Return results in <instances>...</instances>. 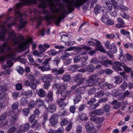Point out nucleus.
Here are the masks:
<instances>
[{
    "instance_id": "nucleus-25",
    "label": "nucleus",
    "mask_w": 133,
    "mask_h": 133,
    "mask_svg": "<svg viewBox=\"0 0 133 133\" xmlns=\"http://www.w3.org/2000/svg\"><path fill=\"white\" fill-rule=\"evenodd\" d=\"M28 101L27 99L25 97H22L20 101L21 105L23 106H25L28 103Z\"/></svg>"
},
{
    "instance_id": "nucleus-42",
    "label": "nucleus",
    "mask_w": 133,
    "mask_h": 133,
    "mask_svg": "<svg viewBox=\"0 0 133 133\" xmlns=\"http://www.w3.org/2000/svg\"><path fill=\"white\" fill-rule=\"evenodd\" d=\"M90 105L89 107V109L91 111H92L95 109L99 105L98 103Z\"/></svg>"
},
{
    "instance_id": "nucleus-50",
    "label": "nucleus",
    "mask_w": 133,
    "mask_h": 133,
    "mask_svg": "<svg viewBox=\"0 0 133 133\" xmlns=\"http://www.w3.org/2000/svg\"><path fill=\"white\" fill-rule=\"evenodd\" d=\"M81 57L80 55L75 56L74 58V62L75 63H77L81 60Z\"/></svg>"
},
{
    "instance_id": "nucleus-23",
    "label": "nucleus",
    "mask_w": 133,
    "mask_h": 133,
    "mask_svg": "<svg viewBox=\"0 0 133 133\" xmlns=\"http://www.w3.org/2000/svg\"><path fill=\"white\" fill-rule=\"evenodd\" d=\"M31 127L32 128H35L36 129L39 130L41 127V124L38 123L37 121L36 120L32 125Z\"/></svg>"
},
{
    "instance_id": "nucleus-10",
    "label": "nucleus",
    "mask_w": 133,
    "mask_h": 133,
    "mask_svg": "<svg viewBox=\"0 0 133 133\" xmlns=\"http://www.w3.org/2000/svg\"><path fill=\"white\" fill-rule=\"evenodd\" d=\"M75 49H76L77 50H84L86 49L88 50H91V48L88 46H83L82 47H79L77 48L75 46H74L72 47H71L65 50V51H71Z\"/></svg>"
},
{
    "instance_id": "nucleus-26",
    "label": "nucleus",
    "mask_w": 133,
    "mask_h": 133,
    "mask_svg": "<svg viewBox=\"0 0 133 133\" xmlns=\"http://www.w3.org/2000/svg\"><path fill=\"white\" fill-rule=\"evenodd\" d=\"M63 130L62 128L58 129L57 130L50 129L48 133H61Z\"/></svg>"
},
{
    "instance_id": "nucleus-5",
    "label": "nucleus",
    "mask_w": 133,
    "mask_h": 133,
    "mask_svg": "<svg viewBox=\"0 0 133 133\" xmlns=\"http://www.w3.org/2000/svg\"><path fill=\"white\" fill-rule=\"evenodd\" d=\"M100 79L101 78L98 77L97 74H92L89 76L85 83L83 84V87L86 88L94 86L95 85L96 83H98L100 84L101 82L100 81Z\"/></svg>"
},
{
    "instance_id": "nucleus-46",
    "label": "nucleus",
    "mask_w": 133,
    "mask_h": 133,
    "mask_svg": "<svg viewBox=\"0 0 133 133\" xmlns=\"http://www.w3.org/2000/svg\"><path fill=\"white\" fill-rule=\"evenodd\" d=\"M108 20V17L106 15H103L101 18V20L105 23H106Z\"/></svg>"
},
{
    "instance_id": "nucleus-28",
    "label": "nucleus",
    "mask_w": 133,
    "mask_h": 133,
    "mask_svg": "<svg viewBox=\"0 0 133 133\" xmlns=\"http://www.w3.org/2000/svg\"><path fill=\"white\" fill-rule=\"evenodd\" d=\"M7 32V31L5 29H3L2 32L0 33V39L2 41L5 40V34Z\"/></svg>"
},
{
    "instance_id": "nucleus-6",
    "label": "nucleus",
    "mask_w": 133,
    "mask_h": 133,
    "mask_svg": "<svg viewBox=\"0 0 133 133\" xmlns=\"http://www.w3.org/2000/svg\"><path fill=\"white\" fill-rule=\"evenodd\" d=\"M61 89L58 90L56 92L57 94H60L61 96L64 99H65L67 97L72 94L73 92L72 91H66Z\"/></svg>"
},
{
    "instance_id": "nucleus-4",
    "label": "nucleus",
    "mask_w": 133,
    "mask_h": 133,
    "mask_svg": "<svg viewBox=\"0 0 133 133\" xmlns=\"http://www.w3.org/2000/svg\"><path fill=\"white\" fill-rule=\"evenodd\" d=\"M88 0H64L67 4L68 10L70 12L74 10V7H79L82 5Z\"/></svg>"
},
{
    "instance_id": "nucleus-20",
    "label": "nucleus",
    "mask_w": 133,
    "mask_h": 133,
    "mask_svg": "<svg viewBox=\"0 0 133 133\" xmlns=\"http://www.w3.org/2000/svg\"><path fill=\"white\" fill-rule=\"evenodd\" d=\"M84 83L82 84V86L81 87H80L78 88L75 91V93L76 95H81V94H83L84 92V90L83 89H84L85 88H84L83 87V85Z\"/></svg>"
},
{
    "instance_id": "nucleus-56",
    "label": "nucleus",
    "mask_w": 133,
    "mask_h": 133,
    "mask_svg": "<svg viewBox=\"0 0 133 133\" xmlns=\"http://www.w3.org/2000/svg\"><path fill=\"white\" fill-rule=\"evenodd\" d=\"M39 48L40 49L39 51H41V52H43L46 50V48L44 46L42 45H40L39 46Z\"/></svg>"
},
{
    "instance_id": "nucleus-21",
    "label": "nucleus",
    "mask_w": 133,
    "mask_h": 133,
    "mask_svg": "<svg viewBox=\"0 0 133 133\" xmlns=\"http://www.w3.org/2000/svg\"><path fill=\"white\" fill-rule=\"evenodd\" d=\"M37 94L40 97H44L46 95L45 91L42 89H40L37 93Z\"/></svg>"
},
{
    "instance_id": "nucleus-57",
    "label": "nucleus",
    "mask_w": 133,
    "mask_h": 133,
    "mask_svg": "<svg viewBox=\"0 0 133 133\" xmlns=\"http://www.w3.org/2000/svg\"><path fill=\"white\" fill-rule=\"evenodd\" d=\"M52 88L54 89H60V84L58 83H54L52 84Z\"/></svg>"
},
{
    "instance_id": "nucleus-30",
    "label": "nucleus",
    "mask_w": 133,
    "mask_h": 133,
    "mask_svg": "<svg viewBox=\"0 0 133 133\" xmlns=\"http://www.w3.org/2000/svg\"><path fill=\"white\" fill-rule=\"evenodd\" d=\"M85 70L89 72H93L94 70V66L91 64H90L85 68Z\"/></svg>"
},
{
    "instance_id": "nucleus-32",
    "label": "nucleus",
    "mask_w": 133,
    "mask_h": 133,
    "mask_svg": "<svg viewBox=\"0 0 133 133\" xmlns=\"http://www.w3.org/2000/svg\"><path fill=\"white\" fill-rule=\"evenodd\" d=\"M68 36L67 34L63 35L61 37V40L62 42L66 43H68Z\"/></svg>"
},
{
    "instance_id": "nucleus-47",
    "label": "nucleus",
    "mask_w": 133,
    "mask_h": 133,
    "mask_svg": "<svg viewBox=\"0 0 133 133\" xmlns=\"http://www.w3.org/2000/svg\"><path fill=\"white\" fill-rule=\"evenodd\" d=\"M77 95L78 96L75 97L74 100L75 103H78L81 100V95Z\"/></svg>"
},
{
    "instance_id": "nucleus-55",
    "label": "nucleus",
    "mask_w": 133,
    "mask_h": 133,
    "mask_svg": "<svg viewBox=\"0 0 133 133\" xmlns=\"http://www.w3.org/2000/svg\"><path fill=\"white\" fill-rule=\"evenodd\" d=\"M29 108H24L23 110V111L24 115L25 116H27L29 113L30 110Z\"/></svg>"
},
{
    "instance_id": "nucleus-62",
    "label": "nucleus",
    "mask_w": 133,
    "mask_h": 133,
    "mask_svg": "<svg viewBox=\"0 0 133 133\" xmlns=\"http://www.w3.org/2000/svg\"><path fill=\"white\" fill-rule=\"evenodd\" d=\"M82 131V128L81 125H78L76 128V131L77 133H80Z\"/></svg>"
},
{
    "instance_id": "nucleus-13",
    "label": "nucleus",
    "mask_w": 133,
    "mask_h": 133,
    "mask_svg": "<svg viewBox=\"0 0 133 133\" xmlns=\"http://www.w3.org/2000/svg\"><path fill=\"white\" fill-rule=\"evenodd\" d=\"M52 72V73H54L56 75H57L59 74L62 75L63 74L64 72V69L63 67H61L58 70L57 68H53L51 69Z\"/></svg>"
},
{
    "instance_id": "nucleus-14",
    "label": "nucleus",
    "mask_w": 133,
    "mask_h": 133,
    "mask_svg": "<svg viewBox=\"0 0 133 133\" xmlns=\"http://www.w3.org/2000/svg\"><path fill=\"white\" fill-rule=\"evenodd\" d=\"M53 77L51 74L45 75L42 77V79L44 82H50Z\"/></svg>"
},
{
    "instance_id": "nucleus-35",
    "label": "nucleus",
    "mask_w": 133,
    "mask_h": 133,
    "mask_svg": "<svg viewBox=\"0 0 133 133\" xmlns=\"http://www.w3.org/2000/svg\"><path fill=\"white\" fill-rule=\"evenodd\" d=\"M70 55V54L68 53H67L65 51L63 53L62 55L61 56V58L63 60H64L66 59L67 58L69 57Z\"/></svg>"
},
{
    "instance_id": "nucleus-15",
    "label": "nucleus",
    "mask_w": 133,
    "mask_h": 133,
    "mask_svg": "<svg viewBox=\"0 0 133 133\" xmlns=\"http://www.w3.org/2000/svg\"><path fill=\"white\" fill-rule=\"evenodd\" d=\"M80 67V65L78 64L71 65L68 66L67 69L68 70L73 72H75L76 70Z\"/></svg>"
},
{
    "instance_id": "nucleus-24",
    "label": "nucleus",
    "mask_w": 133,
    "mask_h": 133,
    "mask_svg": "<svg viewBox=\"0 0 133 133\" xmlns=\"http://www.w3.org/2000/svg\"><path fill=\"white\" fill-rule=\"evenodd\" d=\"M103 114V113L102 110L97 109L94 112L90 113L89 114L90 116H92L94 114L97 115H102Z\"/></svg>"
},
{
    "instance_id": "nucleus-16",
    "label": "nucleus",
    "mask_w": 133,
    "mask_h": 133,
    "mask_svg": "<svg viewBox=\"0 0 133 133\" xmlns=\"http://www.w3.org/2000/svg\"><path fill=\"white\" fill-rule=\"evenodd\" d=\"M117 3V2L115 0H109V2H106V4L109 9L111 11L112 8V4L113 5H116Z\"/></svg>"
},
{
    "instance_id": "nucleus-33",
    "label": "nucleus",
    "mask_w": 133,
    "mask_h": 133,
    "mask_svg": "<svg viewBox=\"0 0 133 133\" xmlns=\"http://www.w3.org/2000/svg\"><path fill=\"white\" fill-rule=\"evenodd\" d=\"M114 79L115 80V83L117 84H120L122 81V79L118 76H115Z\"/></svg>"
},
{
    "instance_id": "nucleus-7",
    "label": "nucleus",
    "mask_w": 133,
    "mask_h": 133,
    "mask_svg": "<svg viewBox=\"0 0 133 133\" xmlns=\"http://www.w3.org/2000/svg\"><path fill=\"white\" fill-rule=\"evenodd\" d=\"M84 78L82 77V74H78L75 75L74 78V80L75 82H77V85L79 86H81L84 83Z\"/></svg>"
},
{
    "instance_id": "nucleus-45",
    "label": "nucleus",
    "mask_w": 133,
    "mask_h": 133,
    "mask_svg": "<svg viewBox=\"0 0 133 133\" xmlns=\"http://www.w3.org/2000/svg\"><path fill=\"white\" fill-rule=\"evenodd\" d=\"M7 116V114L6 113H3L0 117V122H2L5 120Z\"/></svg>"
},
{
    "instance_id": "nucleus-49",
    "label": "nucleus",
    "mask_w": 133,
    "mask_h": 133,
    "mask_svg": "<svg viewBox=\"0 0 133 133\" xmlns=\"http://www.w3.org/2000/svg\"><path fill=\"white\" fill-rule=\"evenodd\" d=\"M49 55H51V56L55 55L57 53V52L54 49H51L48 52Z\"/></svg>"
},
{
    "instance_id": "nucleus-59",
    "label": "nucleus",
    "mask_w": 133,
    "mask_h": 133,
    "mask_svg": "<svg viewBox=\"0 0 133 133\" xmlns=\"http://www.w3.org/2000/svg\"><path fill=\"white\" fill-rule=\"evenodd\" d=\"M48 114L46 112H45L43 115V117L44 120V121L42 123V124L44 125V123L48 119Z\"/></svg>"
},
{
    "instance_id": "nucleus-1",
    "label": "nucleus",
    "mask_w": 133,
    "mask_h": 133,
    "mask_svg": "<svg viewBox=\"0 0 133 133\" xmlns=\"http://www.w3.org/2000/svg\"><path fill=\"white\" fill-rule=\"evenodd\" d=\"M6 48L7 49V54L0 57V61L6 60V63L8 65L6 66L10 67L13 64L12 62L15 59L16 55V52L15 49L11 48L7 43L5 42L0 47V53H3Z\"/></svg>"
},
{
    "instance_id": "nucleus-60",
    "label": "nucleus",
    "mask_w": 133,
    "mask_h": 133,
    "mask_svg": "<svg viewBox=\"0 0 133 133\" xmlns=\"http://www.w3.org/2000/svg\"><path fill=\"white\" fill-rule=\"evenodd\" d=\"M19 106V103L17 102H15L12 105V108L13 110L16 109Z\"/></svg>"
},
{
    "instance_id": "nucleus-36",
    "label": "nucleus",
    "mask_w": 133,
    "mask_h": 133,
    "mask_svg": "<svg viewBox=\"0 0 133 133\" xmlns=\"http://www.w3.org/2000/svg\"><path fill=\"white\" fill-rule=\"evenodd\" d=\"M50 66H45L44 65L42 66H39V68L41 69L42 71H44L51 70L50 68Z\"/></svg>"
},
{
    "instance_id": "nucleus-27",
    "label": "nucleus",
    "mask_w": 133,
    "mask_h": 133,
    "mask_svg": "<svg viewBox=\"0 0 133 133\" xmlns=\"http://www.w3.org/2000/svg\"><path fill=\"white\" fill-rule=\"evenodd\" d=\"M35 102L36 105L39 107L45 104H44L43 101L40 98L36 99Z\"/></svg>"
},
{
    "instance_id": "nucleus-51",
    "label": "nucleus",
    "mask_w": 133,
    "mask_h": 133,
    "mask_svg": "<svg viewBox=\"0 0 133 133\" xmlns=\"http://www.w3.org/2000/svg\"><path fill=\"white\" fill-rule=\"evenodd\" d=\"M104 95V93L102 91H100L95 94V96L98 97H101Z\"/></svg>"
},
{
    "instance_id": "nucleus-64",
    "label": "nucleus",
    "mask_w": 133,
    "mask_h": 133,
    "mask_svg": "<svg viewBox=\"0 0 133 133\" xmlns=\"http://www.w3.org/2000/svg\"><path fill=\"white\" fill-rule=\"evenodd\" d=\"M16 128L15 126L11 127L8 131V133H13L15 132L16 130Z\"/></svg>"
},
{
    "instance_id": "nucleus-54",
    "label": "nucleus",
    "mask_w": 133,
    "mask_h": 133,
    "mask_svg": "<svg viewBox=\"0 0 133 133\" xmlns=\"http://www.w3.org/2000/svg\"><path fill=\"white\" fill-rule=\"evenodd\" d=\"M0 99L2 101H0L1 102L2 101L4 102L5 101V94L4 93H0Z\"/></svg>"
},
{
    "instance_id": "nucleus-41",
    "label": "nucleus",
    "mask_w": 133,
    "mask_h": 133,
    "mask_svg": "<svg viewBox=\"0 0 133 133\" xmlns=\"http://www.w3.org/2000/svg\"><path fill=\"white\" fill-rule=\"evenodd\" d=\"M110 42L108 41H107L104 43L105 46L109 50H111L112 48V44H110Z\"/></svg>"
},
{
    "instance_id": "nucleus-12",
    "label": "nucleus",
    "mask_w": 133,
    "mask_h": 133,
    "mask_svg": "<svg viewBox=\"0 0 133 133\" xmlns=\"http://www.w3.org/2000/svg\"><path fill=\"white\" fill-rule=\"evenodd\" d=\"M113 64L112 68L115 70L119 71L122 70V69L120 67V66L122 67L123 63H122L119 61H117L115 62L114 64Z\"/></svg>"
},
{
    "instance_id": "nucleus-2",
    "label": "nucleus",
    "mask_w": 133,
    "mask_h": 133,
    "mask_svg": "<svg viewBox=\"0 0 133 133\" xmlns=\"http://www.w3.org/2000/svg\"><path fill=\"white\" fill-rule=\"evenodd\" d=\"M16 35L14 32L10 33L8 37V39L11 40V42L15 45L18 44V48L23 51L28 46V43H32V39L31 38L28 39L26 41L22 43H20L23 40L24 38L22 35H19L16 37Z\"/></svg>"
},
{
    "instance_id": "nucleus-52",
    "label": "nucleus",
    "mask_w": 133,
    "mask_h": 133,
    "mask_svg": "<svg viewBox=\"0 0 133 133\" xmlns=\"http://www.w3.org/2000/svg\"><path fill=\"white\" fill-rule=\"evenodd\" d=\"M51 58H49L46 59V60L43 62L42 64L45 66H50V64L49 63V62L51 60Z\"/></svg>"
},
{
    "instance_id": "nucleus-9",
    "label": "nucleus",
    "mask_w": 133,
    "mask_h": 133,
    "mask_svg": "<svg viewBox=\"0 0 133 133\" xmlns=\"http://www.w3.org/2000/svg\"><path fill=\"white\" fill-rule=\"evenodd\" d=\"M16 15H18V17H20L19 21L20 24L18 26V28L20 29H23L25 27V25L26 24V21L23 20L21 17L22 15L19 11L16 12Z\"/></svg>"
},
{
    "instance_id": "nucleus-38",
    "label": "nucleus",
    "mask_w": 133,
    "mask_h": 133,
    "mask_svg": "<svg viewBox=\"0 0 133 133\" xmlns=\"http://www.w3.org/2000/svg\"><path fill=\"white\" fill-rule=\"evenodd\" d=\"M22 57V56H18L17 58V59L20 63L25 64L26 63V60L24 58H22L21 57Z\"/></svg>"
},
{
    "instance_id": "nucleus-3",
    "label": "nucleus",
    "mask_w": 133,
    "mask_h": 133,
    "mask_svg": "<svg viewBox=\"0 0 133 133\" xmlns=\"http://www.w3.org/2000/svg\"><path fill=\"white\" fill-rule=\"evenodd\" d=\"M65 17L59 16L58 18H56V15H52L50 16H47L45 17L39 16L38 17L39 21L38 23V25H40L41 23V21L44 19L47 22V24L49 25L51 24L53 20L55 24L57 25H58L61 22V20Z\"/></svg>"
},
{
    "instance_id": "nucleus-53",
    "label": "nucleus",
    "mask_w": 133,
    "mask_h": 133,
    "mask_svg": "<svg viewBox=\"0 0 133 133\" xmlns=\"http://www.w3.org/2000/svg\"><path fill=\"white\" fill-rule=\"evenodd\" d=\"M64 65L65 66H67L71 63L72 60L70 58H67L64 60Z\"/></svg>"
},
{
    "instance_id": "nucleus-37",
    "label": "nucleus",
    "mask_w": 133,
    "mask_h": 133,
    "mask_svg": "<svg viewBox=\"0 0 133 133\" xmlns=\"http://www.w3.org/2000/svg\"><path fill=\"white\" fill-rule=\"evenodd\" d=\"M21 126L25 132L29 129L30 127V125L29 123H27L25 124L24 126L21 125Z\"/></svg>"
},
{
    "instance_id": "nucleus-40",
    "label": "nucleus",
    "mask_w": 133,
    "mask_h": 133,
    "mask_svg": "<svg viewBox=\"0 0 133 133\" xmlns=\"http://www.w3.org/2000/svg\"><path fill=\"white\" fill-rule=\"evenodd\" d=\"M120 15L123 18L126 19H128L130 17L125 12H121L120 13Z\"/></svg>"
},
{
    "instance_id": "nucleus-19",
    "label": "nucleus",
    "mask_w": 133,
    "mask_h": 133,
    "mask_svg": "<svg viewBox=\"0 0 133 133\" xmlns=\"http://www.w3.org/2000/svg\"><path fill=\"white\" fill-rule=\"evenodd\" d=\"M101 63L102 65L108 67L110 65L113 64L114 63L111 60H107L104 61H101Z\"/></svg>"
},
{
    "instance_id": "nucleus-31",
    "label": "nucleus",
    "mask_w": 133,
    "mask_h": 133,
    "mask_svg": "<svg viewBox=\"0 0 133 133\" xmlns=\"http://www.w3.org/2000/svg\"><path fill=\"white\" fill-rule=\"evenodd\" d=\"M35 78V76L33 74H28L27 75V79L30 80L32 82H33L34 81Z\"/></svg>"
},
{
    "instance_id": "nucleus-44",
    "label": "nucleus",
    "mask_w": 133,
    "mask_h": 133,
    "mask_svg": "<svg viewBox=\"0 0 133 133\" xmlns=\"http://www.w3.org/2000/svg\"><path fill=\"white\" fill-rule=\"evenodd\" d=\"M110 105L106 104L104 106L103 109L104 111L107 112H109L110 110Z\"/></svg>"
},
{
    "instance_id": "nucleus-63",
    "label": "nucleus",
    "mask_w": 133,
    "mask_h": 133,
    "mask_svg": "<svg viewBox=\"0 0 133 133\" xmlns=\"http://www.w3.org/2000/svg\"><path fill=\"white\" fill-rule=\"evenodd\" d=\"M53 94L52 92L49 91L47 97L49 100L50 101L52 100L53 99Z\"/></svg>"
},
{
    "instance_id": "nucleus-61",
    "label": "nucleus",
    "mask_w": 133,
    "mask_h": 133,
    "mask_svg": "<svg viewBox=\"0 0 133 133\" xmlns=\"http://www.w3.org/2000/svg\"><path fill=\"white\" fill-rule=\"evenodd\" d=\"M96 91V89L95 88H91L88 91V94L89 95L94 94L95 92Z\"/></svg>"
},
{
    "instance_id": "nucleus-18",
    "label": "nucleus",
    "mask_w": 133,
    "mask_h": 133,
    "mask_svg": "<svg viewBox=\"0 0 133 133\" xmlns=\"http://www.w3.org/2000/svg\"><path fill=\"white\" fill-rule=\"evenodd\" d=\"M71 78L70 75L68 74H64L62 76V79L65 82H69Z\"/></svg>"
},
{
    "instance_id": "nucleus-58",
    "label": "nucleus",
    "mask_w": 133,
    "mask_h": 133,
    "mask_svg": "<svg viewBox=\"0 0 133 133\" xmlns=\"http://www.w3.org/2000/svg\"><path fill=\"white\" fill-rule=\"evenodd\" d=\"M60 60V58L59 57H57L55 58L54 60H53V61L54 63L56 64L57 66Z\"/></svg>"
},
{
    "instance_id": "nucleus-43",
    "label": "nucleus",
    "mask_w": 133,
    "mask_h": 133,
    "mask_svg": "<svg viewBox=\"0 0 133 133\" xmlns=\"http://www.w3.org/2000/svg\"><path fill=\"white\" fill-rule=\"evenodd\" d=\"M35 102L34 100H31L29 103V109H32L33 108L35 105Z\"/></svg>"
},
{
    "instance_id": "nucleus-34",
    "label": "nucleus",
    "mask_w": 133,
    "mask_h": 133,
    "mask_svg": "<svg viewBox=\"0 0 133 133\" xmlns=\"http://www.w3.org/2000/svg\"><path fill=\"white\" fill-rule=\"evenodd\" d=\"M100 81L101 82L100 84H99L98 83H97L98 86H99L100 88H106L107 83L106 82H105L102 84V83L104 82V81L101 78Z\"/></svg>"
},
{
    "instance_id": "nucleus-17",
    "label": "nucleus",
    "mask_w": 133,
    "mask_h": 133,
    "mask_svg": "<svg viewBox=\"0 0 133 133\" xmlns=\"http://www.w3.org/2000/svg\"><path fill=\"white\" fill-rule=\"evenodd\" d=\"M111 104L112 105H114L113 108L114 109H117L118 108H120L121 105V103L120 102H118L116 100H114L111 102Z\"/></svg>"
},
{
    "instance_id": "nucleus-39",
    "label": "nucleus",
    "mask_w": 133,
    "mask_h": 133,
    "mask_svg": "<svg viewBox=\"0 0 133 133\" xmlns=\"http://www.w3.org/2000/svg\"><path fill=\"white\" fill-rule=\"evenodd\" d=\"M17 71L21 75H22L24 72V69L21 67L18 66L17 67Z\"/></svg>"
},
{
    "instance_id": "nucleus-11",
    "label": "nucleus",
    "mask_w": 133,
    "mask_h": 133,
    "mask_svg": "<svg viewBox=\"0 0 133 133\" xmlns=\"http://www.w3.org/2000/svg\"><path fill=\"white\" fill-rule=\"evenodd\" d=\"M44 106L47 109H50L51 112L53 113V112L55 111L56 109V106L54 103L49 104L48 101L46 103H45Z\"/></svg>"
},
{
    "instance_id": "nucleus-22",
    "label": "nucleus",
    "mask_w": 133,
    "mask_h": 133,
    "mask_svg": "<svg viewBox=\"0 0 133 133\" xmlns=\"http://www.w3.org/2000/svg\"><path fill=\"white\" fill-rule=\"evenodd\" d=\"M85 127L87 131H90L94 128L93 123L90 121L86 123Z\"/></svg>"
},
{
    "instance_id": "nucleus-29",
    "label": "nucleus",
    "mask_w": 133,
    "mask_h": 133,
    "mask_svg": "<svg viewBox=\"0 0 133 133\" xmlns=\"http://www.w3.org/2000/svg\"><path fill=\"white\" fill-rule=\"evenodd\" d=\"M59 113L60 116H65L68 114L67 111L63 108L59 110Z\"/></svg>"
},
{
    "instance_id": "nucleus-8",
    "label": "nucleus",
    "mask_w": 133,
    "mask_h": 133,
    "mask_svg": "<svg viewBox=\"0 0 133 133\" xmlns=\"http://www.w3.org/2000/svg\"><path fill=\"white\" fill-rule=\"evenodd\" d=\"M58 114H53L49 119L50 125L54 127L58 122Z\"/></svg>"
},
{
    "instance_id": "nucleus-48",
    "label": "nucleus",
    "mask_w": 133,
    "mask_h": 133,
    "mask_svg": "<svg viewBox=\"0 0 133 133\" xmlns=\"http://www.w3.org/2000/svg\"><path fill=\"white\" fill-rule=\"evenodd\" d=\"M111 47H112L111 49L112 50L111 51L112 53H116L117 51L116 45L114 43H112V46Z\"/></svg>"
}]
</instances>
